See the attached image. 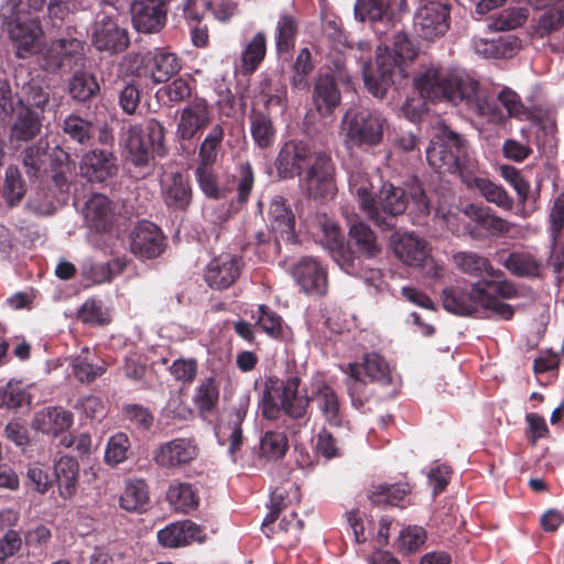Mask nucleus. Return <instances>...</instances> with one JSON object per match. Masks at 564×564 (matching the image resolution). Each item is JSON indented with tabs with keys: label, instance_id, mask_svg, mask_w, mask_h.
Returning <instances> with one entry per match:
<instances>
[{
	"label": "nucleus",
	"instance_id": "nucleus-27",
	"mask_svg": "<svg viewBox=\"0 0 564 564\" xmlns=\"http://www.w3.org/2000/svg\"><path fill=\"white\" fill-rule=\"evenodd\" d=\"M292 274L305 293L314 295H324L326 293L327 272L315 258H302L294 265Z\"/></svg>",
	"mask_w": 564,
	"mask_h": 564
},
{
	"label": "nucleus",
	"instance_id": "nucleus-49",
	"mask_svg": "<svg viewBox=\"0 0 564 564\" xmlns=\"http://www.w3.org/2000/svg\"><path fill=\"white\" fill-rule=\"evenodd\" d=\"M224 138V124H214L198 147L197 164L214 165L221 150Z\"/></svg>",
	"mask_w": 564,
	"mask_h": 564
},
{
	"label": "nucleus",
	"instance_id": "nucleus-1",
	"mask_svg": "<svg viewBox=\"0 0 564 564\" xmlns=\"http://www.w3.org/2000/svg\"><path fill=\"white\" fill-rule=\"evenodd\" d=\"M302 378L296 371L282 377L272 375L265 378L260 401L264 419L276 421L285 415L295 421L307 423L310 403L315 402L321 415L330 426L339 427L344 423V410L339 394L324 377L314 378L312 394L301 392Z\"/></svg>",
	"mask_w": 564,
	"mask_h": 564
},
{
	"label": "nucleus",
	"instance_id": "nucleus-25",
	"mask_svg": "<svg viewBox=\"0 0 564 564\" xmlns=\"http://www.w3.org/2000/svg\"><path fill=\"white\" fill-rule=\"evenodd\" d=\"M170 0H133L132 23L138 32H159L166 21V4Z\"/></svg>",
	"mask_w": 564,
	"mask_h": 564
},
{
	"label": "nucleus",
	"instance_id": "nucleus-21",
	"mask_svg": "<svg viewBox=\"0 0 564 564\" xmlns=\"http://www.w3.org/2000/svg\"><path fill=\"white\" fill-rule=\"evenodd\" d=\"M166 247V238L160 227L141 221L130 234V251L140 259L158 258Z\"/></svg>",
	"mask_w": 564,
	"mask_h": 564
},
{
	"label": "nucleus",
	"instance_id": "nucleus-33",
	"mask_svg": "<svg viewBox=\"0 0 564 564\" xmlns=\"http://www.w3.org/2000/svg\"><path fill=\"white\" fill-rule=\"evenodd\" d=\"M248 120L254 145L261 151L271 150L278 137V128L271 112L252 108L248 115Z\"/></svg>",
	"mask_w": 564,
	"mask_h": 564
},
{
	"label": "nucleus",
	"instance_id": "nucleus-4",
	"mask_svg": "<svg viewBox=\"0 0 564 564\" xmlns=\"http://www.w3.org/2000/svg\"><path fill=\"white\" fill-rule=\"evenodd\" d=\"M392 50L388 45L377 48L376 67L366 65L364 82L368 91L377 98H383L388 89L395 84L397 77L404 78L402 63L413 61L417 54L409 34L398 31L393 36Z\"/></svg>",
	"mask_w": 564,
	"mask_h": 564
},
{
	"label": "nucleus",
	"instance_id": "nucleus-16",
	"mask_svg": "<svg viewBox=\"0 0 564 564\" xmlns=\"http://www.w3.org/2000/svg\"><path fill=\"white\" fill-rule=\"evenodd\" d=\"M23 4L21 1L18 6V12L13 22L10 24V36L17 50L19 58H28L36 53L39 48L37 41L42 35V28L37 17H25L20 7Z\"/></svg>",
	"mask_w": 564,
	"mask_h": 564
},
{
	"label": "nucleus",
	"instance_id": "nucleus-58",
	"mask_svg": "<svg viewBox=\"0 0 564 564\" xmlns=\"http://www.w3.org/2000/svg\"><path fill=\"white\" fill-rule=\"evenodd\" d=\"M426 541V531L420 525H409L402 529L395 541V547L402 555L416 553Z\"/></svg>",
	"mask_w": 564,
	"mask_h": 564
},
{
	"label": "nucleus",
	"instance_id": "nucleus-48",
	"mask_svg": "<svg viewBox=\"0 0 564 564\" xmlns=\"http://www.w3.org/2000/svg\"><path fill=\"white\" fill-rule=\"evenodd\" d=\"M299 32L297 19L288 13L281 12L275 25V50L279 54L290 53L294 46Z\"/></svg>",
	"mask_w": 564,
	"mask_h": 564
},
{
	"label": "nucleus",
	"instance_id": "nucleus-11",
	"mask_svg": "<svg viewBox=\"0 0 564 564\" xmlns=\"http://www.w3.org/2000/svg\"><path fill=\"white\" fill-rule=\"evenodd\" d=\"M393 253L404 264L421 269L425 276L443 275L444 269L431 257L427 242L413 234H404L394 239Z\"/></svg>",
	"mask_w": 564,
	"mask_h": 564
},
{
	"label": "nucleus",
	"instance_id": "nucleus-44",
	"mask_svg": "<svg viewBox=\"0 0 564 564\" xmlns=\"http://www.w3.org/2000/svg\"><path fill=\"white\" fill-rule=\"evenodd\" d=\"M498 261L513 275L520 278L540 276L542 262L535 256L527 251H513L506 259Z\"/></svg>",
	"mask_w": 564,
	"mask_h": 564
},
{
	"label": "nucleus",
	"instance_id": "nucleus-7",
	"mask_svg": "<svg viewBox=\"0 0 564 564\" xmlns=\"http://www.w3.org/2000/svg\"><path fill=\"white\" fill-rule=\"evenodd\" d=\"M123 142L129 153V160L135 166H147L154 158L164 156L166 147L164 143L165 129L156 119H149L144 128L140 124L123 127Z\"/></svg>",
	"mask_w": 564,
	"mask_h": 564
},
{
	"label": "nucleus",
	"instance_id": "nucleus-51",
	"mask_svg": "<svg viewBox=\"0 0 564 564\" xmlns=\"http://www.w3.org/2000/svg\"><path fill=\"white\" fill-rule=\"evenodd\" d=\"M497 100L506 109L509 118L520 121H535L534 112L522 102L519 94L510 87H503L498 93Z\"/></svg>",
	"mask_w": 564,
	"mask_h": 564
},
{
	"label": "nucleus",
	"instance_id": "nucleus-61",
	"mask_svg": "<svg viewBox=\"0 0 564 564\" xmlns=\"http://www.w3.org/2000/svg\"><path fill=\"white\" fill-rule=\"evenodd\" d=\"M314 64L311 51L307 47L300 50L293 65L290 83L293 88L304 90L308 87L307 76L313 72Z\"/></svg>",
	"mask_w": 564,
	"mask_h": 564
},
{
	"label": "nucleus",
	"instance_id": "nucleus-50",
	"mask_svg": "<svg viewBox=\"0 0 564 564\" xmlns=\"http://www.w3.org/2000/svg\"><path fill=\"white\" fill-rule=\"evenodd\" d=\"M166 500L176 511L187 513L198 507L199 498L191 484L176 482L169 487Z\"/></svg>",
	"mask_w": 564,
	"mask_h": 564
},
{
	"label": "nucleus",
	"instance_id": "nucleus-38",
	"mask_svg": "<svg viewBox=\"0 0 564 564\" xmlns=\"http://www.w3.org/2000/svg\"><path fill=\"white\" fill-rule=\"evenodd\" d=\"M464 184L467 188L477 189L488 203L495 204L500 209L505 212H511L513 209V198L503 186L491 182L489 178L470 173L467 174Z\"/></svg>",
	"mask_w": 564,
	"mask_h": 564
},
{
	"label": "nucleus",
	"instance_id": "nucleus-35",
	"mask_svg": "<svg viewBox=\"0 0 564 564\" xmlns=\"http://www.w3.org/2000/svg\"><path fill=\"white\" fill-rule=\"evenodd\" d=\"M271 229L286 242H296L295 216L283 196H274L269 207Z\"/></svg>",
	"mask_w": 564,
	"mask_h": 564
},
{
	"label": "nucleus",
	"instance_id": "nucleus-56",
	"mask_svg": "<svg viewBox=\"0 0 564 564\" xmlns=\"http://www.w3.org/2000/svg\"><path fill=\"white\" fill-rule=\"evenodd\" d=\"M564 26V2L546 9L536 20L534 35L543 39Z\"/></svg>",
	"mask_w": 564,
	"mask_h": 564
},
{
	"label": "nucleus",
	"instance_id": "nucleus-59",
	"mask_svg": "<svg viewBox=\"0 0 564 564\" xmlns=\"http://www.w3.org/2000/svg\"><path fill=\"white\" fill-rule=\"evenodd\" d=\"M219 400V387L212 377L205 378L196 388L194 402L202 413H213Z\"/></svg>",
	"mask_w": 564,
	"mask_h": 564
},
{
	"label": "nucleus",
	"instance_id": "nucleus-43",
	"mask_svg": "<svg viewBox=\"0 0 564 564\" xmlns=\"http://www.w3.org/2000/svg\"><path fill=\"white\" fill-rule=\"evenodd\" d=\"M54 474L58 487V495L65 499H72L78 487L79 464L76 458L62 456L54 465Z\"/></svg>",
	"mask_w": 564,
	"mask_h": 564
},
{
	"label": "nucleus",
	"instance_id": "nucleus-57",
	"mask_svg": "<svg viewBox=\"0 0 564 564\" xmlns=\"http://www.w3.org/2000/svg\"><path fill=\"white\" fill-rule=\"evenodd\" d=\"M149 502L148 485L144 480H134L127 484L120 497V507L127 511H141Z\"/></svg>",
	"mask_w": 564,
	"mask_h": 564
},
{
	"label": "nucleus",
	"instance_id": "nucleus-24",
	"mask_svg": "<svg viewBox=\"0 0 564 564\" xmlns=\"http://www.w3.org/2000/svg\"><path fill=\"white\" fill-rule=\"evenodd\" d=\"M242 265L241 259L235 254H219L207 264L204 279L212 289L226 290L238 280Z\"/></svg>",
	"mask_w": 564,
	"mask_h": 564
},
{
	"label": "nucleus",
	"instance_id": "nucleus-13",
	"mask_svg": "<svg viewBox=\"0 0 564 564\" xmlns=\"http://www.w3.org/2000/svg\"><path fill=\"white\" fill-rule=\"evenodd\" d=\"M335 163L329 153L315 152L303 182L308 195L315 199L333 196L336 192Z\"/></svg>",
	"mask_w": 564,
	"mask_h": 564
},
{
	"label": "nucleus",
	"instance_id": "nucleus-30",
	"mask_svg": "<svg viewBox=\"0 0 564 564\" xmlns=\"http://www.w3.org/2000/svg\"><path fill=\"white\" fill-rule=\"evenodd\" d=\"M464 213L474 223V230L484 231L488 236L503 237L507 236L512 229V224H510L507 219L498 216L488 206L468 204Z\"/></svg>",
	"mask_w": 564,
	"mask_h": 564
},
{
	"label": "nucleus",
	"instance_id": "nucleus-37",
	"mask_svg": "<svg viewBox=\"0 0 564 564\" xmlns=\"http://www.w3.org/2000/svg\"><path fill=\"white\" fill-rule=\"evenodd\" d=\"M349 240L347 246H351L355 254L362 259H373L381 253V246L378 242L375 231L364 221L354 223L349 228ZM364 265V263H361Z\"/></svg>",
	"mask_w": 564,
	"mask_h": 564
},
{
	"label": "nucleus",
	"instance_id": "nucleus-3",
	"mask_svg": "<svg viewBox=\"0 0 564 564\" xmlns=\"http://www.w3.org/2000/svg\"><path fill=\"white\" fill-rule=\"evenodd\" d=\"M441 297L444 310L458 316H473L484 310L499 319L511 321L516 307L506 301L520 297V291L511 280L479 279L465 288L446 286Z\"/></svg>",
	"mask_w": 564,
	"mask_h": 564
},
{
	"label": "nucleus",
	"instance_id": "nucleus-22",
	"mask_svg": "<svg viewBox=\"0 0 564 564\" xmlns=\"http://www.w3.org/2000/svg\"><path fill=\"white\" fill-rule=\"evenodd\" d=\"M91 42L97 51L116 54L128 48L130 37L127 29L119 26L113 18L104 15L95 22Z\"/></svg>",
	"mask_w": 564,
	"mask_h": 564
},
{
	"label": "nucleus",
	"instance_id": "nucleus-19",
	"mask_svg": "<svg viewBox=\"0 0 564 564\" xmlns=\"http://www.w3.org/2000/svg\"><path fill=\"white\" fill-rule=\"evenodd\" d=\"M83 177L90 183H104L118 173V159L113 150L91 149L87 151L79 163Z\"/></svg>",
	"mask_w": 564,
	"mask_h": 564
},
{
	"label": "nucleus",
	"instance_id": "nucleus-39",
	"mask_svg": "<svg viewBox=\"0 0 564 564\" xmlns=\"http://www.w3.org/2000/svg\"><path fill=\"white\" fill-rule=\"evenodd\" d=\"M412 487L409 482L373 485L368 491V498L372 505L380 508L401 507L411 494Z\"/></svg>",
	"mask_w": 564,
	"mask_h": 564
},
{
	"label": "nucleus",
	"instance_id": "nucleus-15",
	"mask_svg": "<svg viewBox=\"0 0 564 564\" xmlns=\"http://www.w3.org/2000/svg\"><path fill=\"white\" fill-rule=\"evenodd\" d=\"M323 232V243L339 268L350 275L364 276L366 273L365 267L355 254L351 246H347V242H345L340 227L333 223L325 224Z\"/></svg>",
	"mask_w": 564,
	"mask_h": 564
},
{
	"label": "nucleus",
	"instance_id": "nucleus-18",
	"mask_svg": "<svg viewBox=\"0 0 564 564\" xmlns=\"http://www.w3.org/2000/svg\"><path fill=\"white\" fill-rule=\"evenodd\" d=\"M406 10V0H357L355 17L361 22L383 23L393 26L400 14Z\"/></svg>",
	"mask_w": 564,
	"mask_h": 564
},
{
	"label": "nucleus",
	"instance_id": "nucleus-5",
	"mask_svg": "<svg viewBox=\"0 0 564 564\" xmlns=\"http://www.w3.org/2000/svg\"><path fill=\"white\" fill-rule=\"evenodd\" d=\"M429 165L437 173L458 174L464 183L475 173L476 162L469 156L465 140L448 127H442L426 149Z\"/></svg>",
	"mask_w": 564,
	"mask_h": 564
},
{
	"label": "nucleus",
	"instance_id": "nucleus-31",
	"mask_svg": "<svg viewBox=\"0 0 564 564\" xmlns=\"http://www.w3.org/2000/svg\"><path fill=\"white\" fill-rule=\"evenodd\" d=\"M11 112H13V121L10 127L12 140L28 142L41 133L44 115L40 110L15 105Z\"/></svg>",
	"mask_w": 564,
	"mask_h": 564
},
{
	"label": "nucleus",
	"instance_id": "nucleus-26",
	"mask_svg": "<svg viewBox=\"0 0 564 564\" xmlns=\"http://www.w3.org/2000/svg\"><path fill=\"white\" fill-rule=\"evenodd\" d=\"M311 155V149L306 143L294 140L285 142L274 162L279 177L288 180L300 176Z\"/></svg>",
	"mask_w": 564,
	"mask_h": 564
},
{
	"label": "nucleus",
	"instance_id": "nucleus-63",
	"mask_svg": "<svg viewBox=\"0 0 564 564\" xmlns=\"http://www.w3.org/2000/svg\"><path fill=\"white\" fill-rule=\"evenodd\" d=\"M31 403V395L21 382L9 381L0 388V408L17 410Z\"/></svg>",
	"mask_w": 564,
	"mask_h": 564
},
{
	"label": "nucleus",
	"instance_id": "nucleus-42",
	"mask_svg": "<svg viewBox=\"0 0 564 564\" xmlns=\"http://www.w3.org/2000/svg\"><path fill=\"white\" fill-rule=\"evenodd\" d=\"M62 130L67 142L87 148L94 143L97 127L91 120L70 113L63 120Z\"/></svg>",
	"mask_w": 564,
	"mask_h": 564
},
{
	"label": "nucleus",
	"instance_id": "nucleus-14",
	"mask_svg": "<svg viewBox=\"0 0 564 564\" xmlns=\"http://www.w3.org/2000/svg\"><path fill=\"white\" fill-rule=\"evenodd\" d=\"M199 454V447L194 438L175 437L163 442L153 451V462L164 469H181L194 462Z\"/></svg>",
	"mask_w": 564,
	"mask_h": 564
},
{
	"label": "nucleus",
	"instance_id": "nucleus-28",
	"mask_svg": "<svg viewBox=\"0 0 564 564\" xmlns=\"http://www.w3.org/2000/svg\"><path fill=\"white\" fill-rule=\"evenodd\" d=\"M312 101L322 117H329L340 105L341 93L335 76L330 73L319 74L314 82Z\"/></svg>",
	"mask_w": 564,
	"mask_h": 564
},
{
	"label": "nucleus",
	"instance_id": "nucleus-47",
	"mask_svg": "<svg viewBox=\"0 0 564 564\" xmlns=\"http://www.w3.org/2000/svg\"><path fill=\"white\" fill-rule=\"evenodd\" d=\"M265 54L267 36L263 32H258L241 53V74L243 76L253 74L263 62Z\"/></svg>",
	"mask_w": 564,
	"mask_h": 564
},
{
	"label": "nucleus",
	"instance_id": "nucleus-62",
	"mask_svg": "<svg viewBox=\"0 0 564 564\" xmlns=\"http://www.w3.org/2000/svg\"><path fill=\"white\" fill-rule=\"evenodd\" d=\"M48 101L50 93L47 89L35 82H29L23 86L22 96L19 98L17 106L40 110L44 115Z\"/></svg>",
	"mask_w": 564,
	"mask_h": 564
},
{
	"label": "nucleus",
	"instance_id": "nucleus-20",
	"mask_svg": "<svg viewBox=\"0 0 564 564\" xmlns=\"http://www.w3.org/2000/svg\"><path fill=\"white\" fill-rule=\"evenodd\" d=\"M141 65L144 76L153 84H166L182 68L181 58L163 47L147 52L142 56Z\"/></svg>",
	"mask_w": 564,
	"mask_h": 564
},
{
	"label": "nucleus",
	"instance_id": "nucleus-45",
	"mask_svg": "<svg viewBox=\"0 0 564 564\" xmlns=\"http://www.w3.org/2000/svg\"><path fill=\"white\" fill-rule=\"evenodd\" d=\"M245 253L253 252L258 260L267 262L273 260L280 252V242L278 237H272L269 230H262L251 236L242 246Z\"/></svg>",
	"mask_w": 564,
	"mask_h": 564
},
{
	"label": "nucleus",
	"instance_id": "nucleus-17",
	"mask_svg": "<svg viewBox=\"0 0 564 564\" xmlns=\"http://www.w3.org/2000/svg\"><path fill=\"white\" fill-rule=\"evenodd\" d=\"M213 112L203 97L192 99L180 112L176 135L182 141H191L202 133L212 122Z\"/></svg>",
	"mask_w": 564,
	"mask_h": 564
},
{
	"label": "nucleus",
	"instance_id": "nucleus-32",
	"mask_svg": "<svg viewBox=\"0 0 564 564\" xmlns=\"http://www.w3.org/2000/svg\"><path fill=\"white\" fill-rule=\"evenodd\" d=\"M74 423V415L62 406H47L37 411L32 427L43 434L58 436L68 431Z\"/></svg>",
	"mask_w": 564,
	"mask_h": 564
},
{
	"label": "nucleus",
	"instance_id": "nucleus-40",
	"mask_svg": "<svg viewBox=\"0 0 564 564\" xmlns=\"http://www.w3.org/2000/svg\"><path fill=\"white\" fill-rule=\"evenodd\" d=\"M453 259L457 268L466 274L480 276L486 273L484 279L507 280L502 270L494 268L487 258L478 253L460 251L455 253Z\"/></svg>",
	"mask_w": 564,
	"mask_h": 564
},
{
	"label": "nucleus",
	"instance_id": "nucleus-46",
	"mask_svg": "<svg viewBox=\"0 0 564 564\" xmlns=\"http://www.w3.org/2000/svg\"><path fill=\"white\" fill-rule=\"evenodd\" d=\"M72 371L75 378L82 383H91L106 372V364L94 362V355L88 348H84L82 352L72 360Z\"/></svg>",
	"mask_w": 564,
	"mask_h": 564
},
{
	"label": "nucleus",
	"instance_id": "nucleus-64",
	"mask_svg": "<svg viewBox=\"0 0 564 564\" xmlns=\"http://www.w3.org/2000/svg\"><path fill=\"white\" fill-rule=\"evenodd\" d=\"M288 448V437L283 432L268 431L261 437L260 454L267 459L282 458Z\"/></svg>",
	"mask_w": 564,
	"mask_h": 564
},
{
	"label": "nucleus",
	"instance_id": "nucleus-6",
	"mask_svg": "<svg viewBox=\"0 0 564 564\" xmlns=\"http://www.w3.org/2000/svg\"><path fill=\"white\" fill-rule=\"evenodd\" d=\"M387 120L376 110L348 109L340 122V133L348 150L376 148L382 143Z\"/></svg>",
	"mask_w": 564,
	"mask_h": 564
},
{
	"label": "nucleus",
	"instance_id": "nucleus-9",
	"mask_svg": "<svg viewBox=\"0 0 564 564\" xmlns=\"http://www.w3.org/2000/svg\"><path fill=\"white\" fill-rule=\"evenodd\" d=\"M409 206V195L405 189L392 183L384 182L375 193L371 209H367L366 217L383 231L395 227L398 216L404 214Z\"/></svg>",
	"mask_w": 564,
	"mask_h": 564
},
{
	"label": "nucleus",
	"instance_id": "nucleus-8",
	"mask_svg": "<svg viewBox=\"0 0 564 564\" xmlns=\"http://www.w3.org/2000/svg\"><path fill=\"white\" fill-rule=\"evenodd\" d=\"M22 164L30 182L43 183L46 178L63 191L67 186V177L63 159L51 151L47 139H39L34 144L28 145L22 152Z\"/></svg>",
	"mask_w": 564,
	"mask_h": 564
},
{
	"label": "nucleus",
	"instance_id": "nucleus-52",
	"mask_svg": "<svg viewBox=\"0 0 564 564\" xmlns=\"http://www.w3.org/2000/svg\"><path fill=\"white\" fill-rule=\"evenodd\" d=\"M349 191L358 199L360 210L366 214L367 209H371L373 202V185L368 173L362 171H352L349 174Z\"/></svg>",
	"mask_w": 564,
	"mask_h": 564
},
{
	"label": "nucleus",
	"instance_id": "nucleus-36",
	"mask_svg": "<svg viewBox=\"0 0 564 564\" xmlns=\"http://www.w3.org/2000/svg\"><path fill=\"white\" fill-rule=\"evenodd\" d=\"M163 200L167 208L175 212H186L193 202V188L187 175L173 173L162 191Z\"/></svg>",
	"mask_w": 564,
	"mask_h": 564
},
{
	"label": "nucleus",
	"instance_id": "nucleus-60",
	"mask_svg": "<svg viewBox=\"0 0 564 564\" xmlns=\"http://www.w3.org/2000/svg\"><path fill=\"white\" fill-rule=\"evenodd\" d=\"M194 174L200 191L208 198L220 199L225 197V189L219 187L218 175L214 165L197 164Z\"/></svg>",
	"mask_w": 564,
	"mask_h": 564
},
{
	"label": "nucleus",
	"instance_id": "nucleus-54",
	"mask_svg": "<svg viewBox=\"0 0 564 564\" xmlns=\"http://www.w3.org/2000/svg\"><path fill=\"white\" fill-rule=\"evenodd\" d=\"M100 87L93 74L77 70L68 84L70 97L79 102H86L99 91Z\"/></svg>",
	"mask_w": 564,
	"mask_h": 564
},
{
	"label": "nucleus",
	"instance_id": "nucleus-2",
	"mask_svg": "<svg viewBox=\"0 0 564 564\" xmlns=\"http://www.w3.org/2000/svg\"><path fill=\"white\" fill-rule=\"evenodd\" d=\"M421 96L432 101L447 100L464 105L473 113L499 122L503 115L496 101L481 91L479 82L468 75L444 68H427L415 79Z\"/></svg>",
	"mask_w": 564,
	"mask_h": 564
},
{
	"label": "nucleus",
	"instance_id": "nucleus-55",
	"mask_svg": "<svg viewBox=\"0 0 564 564\" xmlns=\"http://www.w3.org/2000/svg\"><path fill=\"white\" fill-rule=\"evenodd\" d=\"M304 528V522L297 518L296 512L291 511L289 514H284L278 524V530L273 529V533L280 536V542L285 547H295L300 540Z\"/></svg>",
	"mask_w": 564,
	"mask_h": 564
},
{
	"label": "nucleus",
	"instance_id": "nucleus-29",
	"mask_svg": "<svg viewBox=\"0 0 564 564\" xmlns=\"http://www.w3.org/2000/svg\"><path fill=\"white\" fill-rule=\"evenodd\" d=\"M204 539L203 528L191 520L171 523L158 532V541L164 547H182Z\"/></svg>",
	"mask_w": 564,
	"mask_h": 564
},
{
	"label": "nucleus",
	"instance_id": "nucleus-12",
	"mask_svg": "<svg viewBox=\"0 0 564 564\" xmlns=\"http://www.w3.org/2000/svg\"><path fill=\"white\" fill-rule=\"evenodd\" d=\"M451 9L447 0H422L414 18L420 36L432 41L444 35L449 29Z\"/></svg>",
	"mask_w": 564,
	"mask_h": 564
},
{
	"label": "nucleus",
	"instance_id": "nucleus-53",
	"mask_svg": "<svg viewBox=\"0 0 564 564\" xmlns=\"http://www.w3.org/2000/svg\"><path fill=\"white\" fill-rule=\"evenodd\" d=\"M252 317L257 318L254 325L261 328L269 337L276 340L284 339L288 326L282 317L269 306L260 305L257 314H253Z\"/></svg>",
	"mask_w": 564,
	"mask_h": 564
},
{
	"label": "nucleus",
	"instance_id": "nucleus-23",
	"mask_svg": "<svg viewBox=\"0 0 564 564\" xmlns=\"http://www.w3.org/2000/svg\"><path fill=\"white\" fill-rule=\"evenodd\" d=\"M348 375L350 378H366L370 382H377L382 387L392 386V391L387 393V398L391 399L397 393V383L394 382L389 364L377 352L366 354L362 362H354L348 365Z\"/></svg>",
	"mask_w": 564,
	"mask_h": 564
},
{
	"label": "nucleus",
	"instance_id": "nucleus-10",
	"mask_svg": "<svg viewBox=\"0 0 564 564\" xmlns=\"http://www.w3.org/2000/svg\"><path fill=\"white\" fill-rule=\"evenodd\" d=\"M86 43L84 40L67 33L51 42L43 54V67L46 72L56 74L70 72L84 66L86 62Z\"/></svg>",
	"mask_w": 564,
	"mask_h": 564
},
{
	"label": "nucleus",
	"instance_id": "nucleus-41",
	"mask_svg": "<svg viewBox=\"0 0 564 564\" xmlns=\"http://www.w3.org/2000/svg\"><path fill=\"white\" fill-rule=\"evenodd\" d=\"M113 208L110 199L104 194H94L85 206V218L97 231H108L113 223Z\"/></svg>",
	"mask_w": 564,
	"mask_h": 564
},
{
	"label": "nucleus",
	"instance_id": "nucleus-34",
	"mask_svg": "<svg viewBox=\"0 0 564 564\" xmlns=\"http://www.w3.org/2000/svg\"><path fill=\"white\" fill-rule=\"evenodd\" d=\"M250 399L249 392L241 393L229 414L227 424L220 429V433L228 438V452L231 456L241 449L243 443L241 425L247 416Z\"/></svg>",
	"mask_w": 564,
	"mask_h": 564
}]
</instances>
